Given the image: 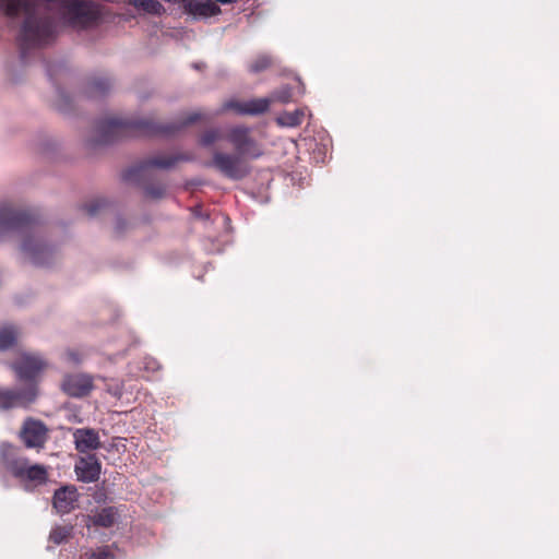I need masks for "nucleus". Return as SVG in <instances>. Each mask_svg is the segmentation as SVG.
Wrapping results in <instances>:
<instances>
[{"mask_svg": "<svg viewBox=\"0 0 559 559\" xmlns=\"http://www.w3.org/2000/svg\"><path fill=\"white\" fill-rule=\"evenodd\" d=\"M5 16H24L19 34L22 58L26 50L52 44L58 36V24L53 12L62 14L74 28H87L97 24L99 12L96 5L85 0H0Z\"/></svg>", "mask_w": 559, "mask_h": 559, "instance_id": "nucleus-1", "label": "nucleus"}, {"mask_svg": "<svg viewBox=\"0 0 559 559\" xmlns=\"http://www.w3.org/2000/svg\"><path fill=\"white\" fill-rule=\"evenodd\" d=\"M225 140L234 147L235 153L215 150L205 166L214 168L228 179L241 180L251 171L248 160L262 157L264 146L253 136L252 129L243 124L229 128Z\"/></svg>", "mask_w": 559, "mask_h": 559, "instance_id": "nucleus-2", "label": "nucleus"}, {"mask_svg": "<svg viewBox=\"0 0 559 559\" xmlns=\"http://www.w3.org/2000/svg\"><path fill=\"white\" fill-rule=\"evenodd\" d=\"M201 111L187 114L178 122L159 123L152 119H122L117 117H107L97 124V143L109 144L127 136L141 135H162L170 136L183 128L199 121L207 120Z\"/></svg>", "mask_w": 559, "mask_h": 559, "instance_id": "nucleus-3", "label": "nucleus"}, {"mask_svg": "<svg viewBox=\"0 0 559 559\" xmlns=\"http://www.w3.org/2000/svg\"><path fill=\"white\" fill-rule=\"evenodd\" d=\"M7 231L23 235L21 250L33 264L48 265L51 262L55 250L44 241L33 213L8 203L0 204V233Z\"/></svg>", "mask_w": 559, "mask_h": 559, "instance_id": "nucleus-4", "label": "nucleus"}, {"mask_svg": "<svg viewBox=\"0 0 559 559\" xmlns=\"http://www.w3.org/2000/svg\"><path fill=\"white\" fill-rule=\"evenodd\" d=\"M4 464L12 476L21 481L40 486L48 480V467L43 464H31L27 457L5 455Z\"/></svg>", "mask_w": 559, "mask_h": 559, "instance_id": "nucleus-5", "label": "nucleus"}, {"mask_svg": "<svg viewBox=\"0 0 559 559\" xmlns=\"http://www.w3.org/2000/svg\"><path fill=\"white\" fill-rule=\"evenodd\" d=\"M191 157L187 154L177 155H156L150 157L139 165L127 169L123 174V179L128 182H140L150 176L152 168L168 169L174 167L180 160H190Z\"/></svg>", "mask_w": 559, "mask_h": 559, "instance_id": "nucleus-6", "label": "nucleus"}, {"mask_svg": "<svg viewBox=\"0 0 559 559\" xmlns=\"http://www.w3.org/2000/svg\"><path fill=\"white\" fill-rule=\"evenodd\" d=\"M38 396V385L25 384L20 388L9 389L0 386V409L28 408Z\"/></svg>", "mask_w": 559, "mask_h": 559, "instance_id": "nucleus-7", "label": "nucleus"}, {"mask_svg": "<svg viewBox=\"0 0 559 559\" xmlns=\"http://www.w3.org/2000/svg\"><path fill=\"white\" fill-rule=\"evenodd\" d=\"M48 431L41 420L28 417L23 423L20 438L28 449H43L48 440Z\"/></svg>", "mask_w": 559, "mask_h": 559, "instance_id": "nucleus-8", "label": "nucleus"}, {"mask_svg": "<svg viewBox=\"0 0 559 559\" xmlns=\"http://www.w3.org/2000/svg\"><path fill=\"white\" fill-rule=\"evenodd\" d=\"M271 106L267 98H253L249 100L228 99L222 105V112L234 111L240 116H258L266 112Z\"/></svg>", "mask_w": 559, "mask_h": 559, "instance_id": "nucleus-9", "label": "nucleus"}, {"mask_svg": "<svg viewBox=\"0 0 559 559\" xmlns=\"http://www.w3.org/2000/svg\"><path fill=\"white\" fill-rule=\"evenodd\" d=\"M45 367V361L33 355H23L20 360L12 365L20 380L26 381V384L35 383L36 385V378Z\"/></svg>", "mask_w": 559, "mask_h": 559, "instance_id": "nucleus-10", "label": "nucleus"}, {"mask_svg": "<svg viewBox=\"0 0 559 559\" xmlns=\"http://www.w3.org/2000/svg\"><path fill=\"white\" fill-rule=\"evenodd\" d=\"M61 386L69 396L83 397L94 389L93 378L84 373L67 374Z\"/></svg>", "mask_w": 559, "mask_h": 559, "instance_id": "nucleus-11", "label": "nucleus"}, {"mask_svg": "<svg viewBox=\"0 0 559 559\" xmlns=\"http://www.w3.org/2000/svg\"><path fill=\"white\" fill-rule=\"evenodd\" d=\"M78 500L79 493L75 486H62L53 493L52 507L58 514H68L75 509Z\"/></svg>", "mask_w": 559, "mask_h": 559, "instance_id": "nucleus-12", "label": "nucleus"}, {"mask_svg": "<svg viewBox=\"0 0 559 559\" xmlns=\"http://www.w3.org/2000/svg\"><path fill=\"white\" fill-rule=\"evenodd\" d=\"M74 469L79 480L94 483L99 478L102 464L95 454H87L78 460Z\"/></svg>", "mask_w": 559, "mask_h": 559, "instance_id": "nucleus-13", "label": "nucleus"}, {"mask_svg": "<svg viewBox=\"0 0 559 559\" xmlns=\"http://www.w3.org/2000/svg\"><path fill=\"white\" fill-rule=\"evenodd\" d=\"M75 449L80 453L97 450L102 447L98 432L93 428H79L73 432Z\"/></svg>", "mask_w": 559, "mask_h": 559, "instance_id": "nucleus-14", "label": "nucleus"}, {"mask_svg": "<svg viewBox=\"0 0 559 559\" xmlns=\"http://www.w3.org/2000/svg\"><path fill=\"white\" fill-rule=\"evenodd\" d=\"M185 12L193 17H210L221 12L219 7L211 0H186Z\"/></svg>", "mask_w": 559, "mask_h": 559, "instance_id": "nucleus-15", "label": "nucleus"}, {"mask_svg": "<svg viewBox=\"0 0 559 559\" xmlns=\"http://www.w3.org/2000/svg\"><path fill=\"white\" fill-rule=\"evenodd\" d=\"M94 526L109 528L117 520V510L114 507H106L88 516Z\"/></svg>", "mask_w": 559, "mask_h": 559, "instance_id": "nucleus-16", "label": "nucleus"}, {"mask_svg": "<svg viewBox=\"0 0 559 559\" xmlns=\"http://www.w3.org/2000/svg\"><path fill=\"white\" fill-rule=\"evenodd\" d=\"M111 87L108 78H93L86 85V94L90 97H99L105 95Z\"/></svg>", "mask_w": 559, "mask_h": 559, "instance_id": "nucleus-17", "label": "nucleus"}, {"mask_svg": "<svg viewBox=\"0 0 559 559\" xmlns=\"http://www.w3.org/2000/svg\"><path fill=\"white\" fill-rule=\"evenodd\" d=\"M304 118L305 110L299 108L295 109L294 111H285L281 114L276 118V121L280 126L294 128L300 126L304 121Z\"/></svg>", "mask_w": 559, "mask_h": 559, "instance_id": "nucleus-18", "label": "nucleus"}, {"mask_svg": "<svg viewBox=\"0 0 559 559\" xmlns=\"http://www.w3.org/2000/svg\"><path fill=\"white\" fill-rule=\"evenodd\" d=\"M130 4L148 14L159 16L165 13V8L158 0H130Z\"/></svg>", "mask_w": 559, "mask_h": 559, "instance_id": "nucleus-19", "label": "nucleus"}, {"mask_svg": "<svg viewBox=\"0 0 559 559\" xmlns=\"http://www.w3.org/2000/svg\"><path fill=\"white\" fill-rule=\"evenodd\" d=\"M20 335L19 330L13 325L3 326L0 329V350H5L12 347Z\"/></svg>", "mask_w": 559, "mask_h": 559, "instance_id": "nucleus-20", "label": "nucleus"}, {"mask_svg": "<svg viewBox=\"0 0 559 559\" xmlns=\"http://www.w3.org/2000/svg\"><path fill=\"white\" fill-rule=\"evenodd\" d=\"M80 559H115V555L109 546H102L82 552Z\"/></svg>", "mask_w": 559, "mask_h": 559, "instance_id": "nucleus-21", "label": "nucleus"}, {"mask_svg": "<svg viewBox=\"0 0 559 559\" xmlns=\"http://www.w3.org/2000/svg\"><path fill=\"white\" fill-rule=\"evenodd\" d=\"M273 63L272 57L266 53L258 55L250 63L249 71L252 73H259L269 69Z\"/></svg>", "mask_w": 559, "mask_h": 559, "instance_id": "nucleus-22", "label": "nucleus"}, {"mask_svg": "<svg viewBox=\"0 0 559 559\" xmlns=\"http://www.w3.org/2000/svg\"><path fill=\"white\" fill-rule=\"evenodd\" d=\"M72 534L71 526H56L51 530L49 534V540L56 545H60L67 542Z\"/></svg>", "mask_w": 559, "mask_h": 559, "instance_id": "nucleus-23", "label": "nucleus"}, {"mask_svg": "<svg viewBox=\"0 0 559 559\" xmlns=\"http://www.w3.org/2000/svg\"><path fill=\"white\" fill-rule=\"evenodd\" d=\"M223 136L221 130L217 128H212L204 131L201 134L199 142L202 146L207 147L217 142L218 140H221Z\"/></svg>", "mask_w": 559, "mask_h": 559, "instance_id": "nucleus-24", "label": "nucleus"}, {"mask_svg": "<svg viewBox=\"0 0 559 559\" xmlns=\"http://www.w3.org/2000/svg\"><path fill=\"white\" fill-rule=\"evenodd\" d=\"M271 100V104L274 102H280L283 104L289 103L293 100V90L289 86H283L276 90L271 97H266Z\"/></svg>", "mask_w": 559, "mask_h": 559, "instance_id": "nucleus-25", "label": "nucleus"}, {"mask_svg": "<svg viewBox=\"0 0 559 559\" xmlns=\"http://www.w3.org/2000/svg\"><path fill=\"white\" fill-rule=\"evenodd\" d=\"M145 194L152 199H160L165 195L166 186L160 182H153L144 186Z\"/></svg>", "mask_w": 559, "mask_h": 559, "instance_id": "nucleus-26", "label": "nucleus"}, {"mask_svg": "<svg viewBox=\"0 0 559 559\" xmlns=\"http://www.w3.org/2000/svg\"><path fill=\"white\" fill-rule=\"evenodd\" d=\"M106 205L107 203L105 200L96 199L83 205L82 209L88 216H94L99 213Z\"/></svg>", "mask_w": 559, "mask_h": 559, "instance_id": "nucleus-27", "label": "nucleus"}, {"mask_svg": "<svg viewBox=\"0 0 559 559\" xmlns=\"http://www.w3.org/2000/svg\"><path fill=\"white\" fill-rule=\"evenodd\" d=\"M142 369L147 372H155L160 369V365L154 357L145 356L142 359Z\"/></svg>", "mask_w": 559, "mask_h": 559, "instance_id": "nucleus-28", "label": "nucleus"}, {"mask_svg": "<svg viewBox=\"0 0 559 559\" xmlns=\"http://www.w3.org/2000/svg\"><path fill=\"white\" fill-rule=\"evenodd\" d=\"M66 355H67L68 360L72 361L74 364H79L81 361V356L76 352L68 350L66 353Z\"/></svg>", "mask_w": 559, "mask_h": 559, "instance_id": "nucleus-29", "label": "nucleus"}, {"mask_svg": "<svg viewBox=\"0 0 559 559\" xmlns=\"http://www.w3.org/2000/svg\"><path fill=\"white\" fill-rule=\"evenodd\" d=\"M216 1L219 3H223V4H227V3L236 2L237 0H216Z\"/></svg>", "mask_w": 559, "mask_h": 559, "instance_id": "nucleus-30", "label": "nucleus"}, {"mask_svg": "<svg viewBox=\"0 0 559 559\" xmlns=\"http://www.w3.org/2000/svg\"><path fill=\"white\" fill-rule=\"evenodd\" d=\"M122 227L120 226V223L117 225V229L120 230Z\"/></svg>", "mask_w": 559, "mask_h": 559, "instance_id": "nucleus-31", "label": "nucleus"}]
</instances>
